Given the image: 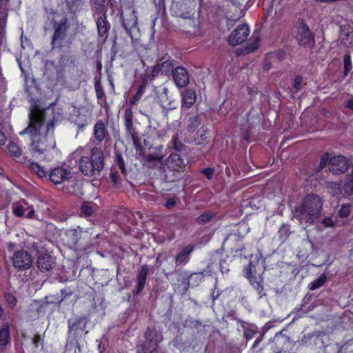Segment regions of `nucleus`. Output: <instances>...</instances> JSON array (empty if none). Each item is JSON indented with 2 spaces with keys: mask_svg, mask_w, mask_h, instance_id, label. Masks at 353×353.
Listing matches in <instances>:
<instances>
[{
  "mask_svg": "<svg viewBox=\"0 0 353 353\" xmlns=\"http://www.w3.org/2000/svg\"><path fill=\"white\" fill-rule=\"evenodd\" d=\"M201 172L204 174L208 179H211L212 178V175L214 173V169L208 168L202 170Z\"/></svg>",
  "mask_w": 353,
  "mask_h": 353,
  "instance_id": "nucleus-55",
  "label": "nucleus"
},
{
  "mask_svg": "<svg viewBox=\"0 0 353 353\" xmlns=\"http://www.w3.org/2000/svg\"><path fill=\"white\" fill-rule=\"evenodd\" d=\"M214 216L215 213L213 212H207L201 214L195 221L199 225H205L211 221Z\"/></svg>",
  "mask_w": 353,
  "mask_h": 353,
  "instance_id": "nucleus-33",
  "label": "nucleus"
},
{
  "mask_svg": "<svg viewBox=\"0 0 353 353\" xmlns=\"http://www.w3.org/2000/svg\"><path fill=\"white\" fill-rule=\"evenodd\" d=\"M228 257L227 256H225L220 259L219 262V268L220 271L223 273H228L230 271V265L228 261Z\"/></svg>",
  "mask_w": 353,
  "mask_h": 353,
  "instance_id": "nucleus-43",
  "label": "nucleus"
},
{
  "mask_svg": "<svg viewBox=\"0 0 353 353\" xmlns=\"http://www.w3.org/2000/svg\"><path fill=\"white\" fill-rule=\"evenodd\" d=\"M37 266L42 272L51 271L55 266L56 262L54 257L49 254H41L39 255L37 260Z\"/></svg>",
  "mask_w": 353,
  "mask_h": 353,
  "instance_id": "nucleus-15",
  "label": "nucleus"
},
{
  "mask_svg": "<svg viewBox=\"0 0 353 353\" xmlns=\"http://www.w3.org/2000/svg\"><path fill=\"white\" fill-rule=\"evenodd\" d=\"M345 107L353 110V99L347 100L345 102Z\"/></svg>",
  "mask_w": 353,
  "mask_h": 353,
  "instance_id": "nucleus-64",
  "label": "nucleus"
},
{
  "mask_svg": "<svg viewBox=\"0 0 353 353\" xmlns=\"http://www.w3.org/2000/svg\"><path fill=\"white\" fill-rule=\"evenodd\" d=\"M93 212L92 207L88 203H83L81 207V213L85 216H91Z\"/></svg>",
  "mask_w": 353,
  "mask_h": 353,
  "instance_id": "nucleus-48",
  "label": "nucleus"
},
{
  "mask_svg": "<svg viewBox=\"0 0 353 353\" xmlns=\"http://www.w3.org/2000/svg\"><path fill=\"white\" fill-rule=\"evenodd\" d=\"M12 266L17 271H26L29 270L33 263V259L28 252L24 250L15 251L11 256Z\"/></svg>",
  "mask_w": 353,
  "mask_h": 353,
  "instance_id": "nucleus-8",
  "label": "nucleus"
},
{
  "mask_svg": "<svg viewBox=\"0 0 353 353\" xmlns=\"http://www.w3.org/2000/svg\"><path fill=\"white\" fill-rule=\"evenodd\" d=\"M143 91L141 89H139L138 92L136 93V94L133 97V98L131 100V104L135 103L138 100L140 99V98L142 96Z\"/></svg>",
  "mask_w": 353,
  "mask_h": 353,
  "instance_id": "nucleus-60",
  "label": "nucleus"
},
{
  "mask_svg": "<svg viewBox=\"0 0 353 353\" xmlns=\"http://www.w3.org/2000/svg\"><path fill=\"white\" fill-rule=\"evenodd\" d=\"M43 338L41 337V336L40 334H36V335L33 337V339H32V343H33V344L34 345V346H35L36 347H38V345H39V343L42 342V341H43Z\"/></svg>",
  "mask_w": 353,
  "mask_h": 353,
  "instance_id": "nucleus-57",
  "label": "nucleus"
},
{
  "mask_svg": "<svg viewBox=\"0 0 353 353\" xmlns=\"http://www.w3.org/2000/svg\"><path fill=\"white\" fill-rule=\"evenodd\" d=\"M163 108V113L165 117H168V113L170 110H175L177 107V103L172 100H169L161 105Z\"/></svg>",
  "mask_w": 353,
  "mask_h": 353,
  "instance_id": "nucleus-38",
  "label": "nucleus"
},
{
  "mask_svg": "<svg viewBox=\"0 0 353 353\" xmlns=\"http://www.w3.org/2000/svg\"><path fill=\"white\" fill-rule=\"evenodd\" d=\"M30 168L39 177H44L47 176V172L37 163H31L30 165Z\"/></svg>",
  "mask_w": 353,
  "mask_h": 353,
  "instance_id": "nucleus-40",
  "label": "nucleus"
},
{
  "mask_svg": "<svg viewBox=\"0 0 353 353\" xmlns=\"http://www.w3.org/2000/svg\"><path fill=\"white\" fill-rule=\"evenodd\" d=\"M194 247L192 245H187L184 247L176 256L175 263L176 265H180L183 263H187L189 261V255L193 251Z\"/></svg>",
  "mask_w": 353,
  "mask_h": 353,
  "instance_id": "nucleus-27",
  "label": "nucleus"
},
{
  "mask_svg": "<svg viewBox=\"0 0 353 353\" xmlns=\"http://www.w3.org/2000/svg\"><path fill=\"white\" fill-rule=\"evenodd\" d=\"M145 339L159 343L161 339L159 338L157 332L154 329L148 327L145 332Z\"/></svg>",
  "mask_w": 353,
  "mask_h": 353,
  "instance_id": "nucleus-37",
  "label": "nucleus"
},
{
  "mask_svg": "<svg viewBox=\"0 0 353 353\" xmlns=\"http://www.w3.org/2000/svg\"><path fill=\"white\" fill-rule=\"evenodd\" d=\"M344 63V74L346 76L352 70L351 57L349 53H346L343 59Z\"/></svg>",
  "mask_w": 353,
  "mask_h": 353,
  "instance_id": "nucleus-42",
  "label": "nucleus"
},
{
  "mask_svg": "<svg viewBox=\"0 0 353 353\" xmlns=\"http://www.w3.org/2000/svg\"><path fill=\"white\" fill-rule=\"evenodd\" d=\"M225 242L230 248L232 252H241L243 248L241 237L235 233L228 235Z\"/></svg>",
  "mask_w": 353,
  "mask_h": 353,
  "instance_id": "nucleus-21",
  "label": "nucleus"
},
{
  "mask_svg": "<svg viewBox=\"0 0 353 353\" xmlns=\"http://www.w3.org/2000/svg\"><path fill=\"white\" fill-rule=\"evenodd\" d=\"M9 0H0V17L8 18V3Z\"/></svg>",
  "mask_w": 353,
  "mask_h": 353,
  "instance_id": "nucleus-45",
  "label": "nucleus"
},
{
  "mask_svg": "<svg viewBox=\"0 0 353 353\" xmlns=\"http://www.w3.org/2000/svg\"><path fill=\"white\" fill-rule=\"evenodd\" d=\"M174 63L175 61L173 60H165L161 59L157 65L154 67L153 70V73L157 74L161 72L162 74L168 75L171 73L173 74V71L174 70Z\"/></svg>",
  "mask_w": 353,
  "mask_h": 353,
  "instance_id": "nucleus-20",
  "label": "nucleus"
},
{
  "mask_svg": "<svg viewBox=\"0 0 353 353\" xmlns=\"http://www.w3.org/2000/svg\"><path fill=\"white\" fill-rule=\"evenodd\" d=\"M53 34L51 39L52 49L69 48L74 42L75 32H72L71 24L66 17L61 20L51 21Z\"/></svg>",
  "mask_w": 353,
  "mask_h": 353,
  "instance_id": "nucleus-4",
  "label": "nucleus"
},
{
  "mask_svg": "<svg viewBox=\"0 0 353 353\" xmlns=\"http://www.w3.org/2000/svg\"><path fill=\"white\" fill-rule=\"evenodd\" d=\"M329 165V170L334 174H341L344 173L348 168L349 164L347 159L342 156L338 155L330 158L327 154L323 155L320 163V168L323 169Z\"/></svg>",
  "mask_w": 353,
  "mask_h": 353,
  "instance_id": "nucleus-6",
  "label": "nucleus"
},
{
  "mask_svg": "<svg viewBox=\"0 0 353 353\" xmlns=\"http://www.w3.org/2000/svg\"><path fill=\"white\" fill-rule=\"evenodd\" d=\"M46 112L39 105H33L29 112V125L21 134L30 133L32 143L29 150L34 157L41 155L55 147L53 137L54 121H50L45 125Z\"/></svg>",
  "mask_w": 353,
  "mask_h": 353,
  "instance_id": "nucleus-1",
  "label": "nucleus"
},
{
  "mask_svg": "<svg viewBox=\"0 0 353 353\" xmlns=\"http://www.w3.org/2000/svg\"><path fill=\"white\" fill-rule=\"evenodd\" d=\"M339 40L346 47L353 43V28L348 24L340 26Z\"/></svg>",
  "mask_w": 353,
  "mask_h": 353,
  "instance_id": "nucleus-19",
  "label": "nucleus"
},
{
  "mask_svg": "<svg viewBox=\"0 0 353 353\" xmlns=\"http://www.w3.org/2000/svg\"><path fill=\"white\" fill-rule=\"evenodd\" d=\"M82 232V228L78 226L77 228L68 230L66 234L70 239L72 243L76 244L80 239Z\"/></svg>",
  "mask_w": 353,
  "mask_h": 353,
  "instance_id": "nucleus-31",
  "label": "nucleus"
},
{
  "mask_svg": "<svg viewBox=\"0 0 353 353\" xmlns=\"http://www.w3.org/2000/svg\"><path fill=\"white\" fill-rule=\"evenodd\" d=\"M322 205V199L319 196L309 194L294 208V217L305 226L316 225L319 230L333 227L334 223L331 217H321Z\"/></svg>",
  "mask_w": 353,
  "mask_h": 353,
  "instance_id": "nucleus-2",
  "label": "nucleus"
},
{
  "mask_svg": "<svg viewBox=\"0 0 353 353\" xmlns=\"http://www.w3.org/2000/svg\"><path fill=\"white\" fill-rule=\"evenodd\" d=\"M296 28L295 38L298 44L305 48H312L315 43L314 35L309 26L303 19H299L296 23Z\"/></svg>",
  "mask_w": 353,
  "mask_h": 353,
  "instance_id": "nucleus-7",
  "label": "nucleus"
},
{
  "mask_svg": "<svg viewBox=\"0 0 353 353\" xmlns=\"http://www.w3.org/2000/svg\"><path fill=\"white\" fill-rule=\"evenodd\" d=\"M61 296L62 298L60 301H59V303H60L61 301H63L64 299H65L68 296H71L72 294V291L70 288H65L63 290H61Z\"/></svg>",
  "mask_w": 353,
  "mask_h": 353,
  "instance_id": "nucleus-56",
  "label": "nucleus"
},
{
  "mask_svg": "<svg viewBox=\"0 0 353 353\" xmlns=\"http://www.w3.org/2000/svg\"><path fill=\"white\" fill-rule=\"evenodd\" d=\"M258 45L257 43L255 42L254 43H252L250 46H247L245 49L246 53H250L253 51H254L256 49H257Z\"/></svg>",
  "mask_w": 353,
  "mask_h": 353,
  "instance_id": "nucleus-61",
  "label": "nucleus"
},
{
  "mask_svg": "<svg viewBox=\"0 0 353 353\" xmlns=\"http://www.w3.org/2000/svg\"><path fill=\"white\" fill-rule=\"evenodd\" d=\"M166 166L172 171H179L184 167V162L176 153H172L165 161Z\"/></svg>",
  "mask_w": 353,
  "mask_h": 353,
  "instance_id": "nucleus-22",
  "label": "nucleus"
},
{
  "mask_svg": "<svg viewBox=\"0 0 353 353\" xmlns=\"http://www.w3.org/2000/svg\"><path fill=\"white\" fill-rule=\"evenodd\" d=\"M177 200L178 199L176 198H173V197L169 198L165 201L164 206L168 209H172L176 205V204L177 203Z\"/></svg>",
  "mask_w": 353,
  "mask_h": 353,
  "instance_id": "nucleus-54",
  "label": "nucleus"
},
{
  "mask_svg": "<svg viewBox=\"0 0 353 353\" xmlns=\"http://www.w3.org/2000/svg\"><path fill=\"white\" fill-rule=\"evenodd\" d=\"M159 99L161 103V105L165 103L167 101L170 100L168 97V88H163L162 91L159 93Z\"/></svg>",
  "mask_w": 353,
  "mask_h": 353,
  "instance_id": "nucleus-46",
  "label": "nucleus"
},
{
  "mask_svg": "<svg viewBox=\"0 0 353 353\" xmlns=\"http://www.w3.org/2000/svg\"><path fill=\"white\" fill-rule=\"evenodd\" d=\"M350 205H343L339 211V215L342 218L347 217L350 214Z\"/></svg>",
  "mask_w": 353,
  "mask_h": 353,
  "instance_id": "nucleus-52",
  "label": "nucleus"
},
{
  "mask_svg": "<svg viewBox=\"0 0 353 353\" xmlns=\"http://www.w3.org/2000/svg\"><path fill=\"white\" fill-rule=\"evenodd\" d=\"M327 281V276L325 274H321L318 279L310 283V290H315L321 288Z\"/></svg>",
  "mask_w": 353,
  "mask_h": 353,
  "instance_id": "nucleus-36",
  "label": "nucleus"
},
{
  "mask_svg": "<svg viewBox=\"0 0 353 353\" xmlns=\"http://www.w3.org/2000/svg\"><path fill=\"white\" fill-rule=\"evenodd\" d=\"M182 97V110H188L196 102V95L195 92L191 89L185 90L181 93Z\"/></svg>",
  "mask_w": 353,
  "mask_h": 353,
  "instance_id": "nucleus-23",
  "label": "nucleus"
},
{
  "mask_svg": "<svg viewBox=\"0 0 353 353\" xmlns=\"http://www.w3.org/2000/svg\"><path fill=\"white\" fill-rule=\"evenodd\" d=\"M164 157L163 146L158 145L152 148L150 153L145 155V159L148 162L161 161Z\"/></svg>",
  "mask_w": 353,
  "mask_h": 353,
  "instance_id": "nucleus-25",
  "label": "nucleus"
},
{
  "mask_svg": "<svg viewBox=\"0 0 353 353\" xmlns=\"http://www.w3.org/2000/svg\"><path fill=\"white\" fill-rule=\"evenodd\" d=\"M203 272L194 273L190 276V279L193 280L195 279L196 281H200L203 278Z\"/></svg>",
  "mask_w": 353,
  "mask_h": 353,
  "instance_id": "nucleus-58",
  "label": "nucleus"
},
{
  "mask_svg": "<svg viewBox=\"0 0 353 353\" xmlns=\"http://www.w3.org/2000/svg\"><path fill=\"white\" fill-rule=\"evenodd\" d=\"M256 332L257 331L255 327L250 326L244 330L243 334L247 340H250L254 336Z\"/></svg>",
  "mask_w": 353,
  "mask_h": 353,
  "instance_id": "nucleus-47",
  "label": "nucleus"
},
{
  "mask_svg": "<svg viewBox=\"0 0 353 353\" xmlns=\"http://www.w3.org/2000/svg\"><path fill=\"white\" fill-rule=\"evenodd\" d=\"M250 34V28L245 23L238 26L230 34L228 43L236 46L243 43Z\"/></svg>",
  "mask_w": 353,
  "mask_h": 353,
  "instance_id": "nucleus-10",
  "label": "nucleus"
},
{
  "mask_svg": "<svg viewBox=\"0 0 353 353\" xmlns=\"http://www.w3.org/2000/svg\"><path fill=\"white\" fill-rule=\"evenodd\" d=\"M21 43L23 48H25L26 46H28L29 43L28 38L26 37H24L23 34H22L21 37Z\"/></svg>",
  "mask_w": 353,
  "mask_h": 353,
  "instance_id": "nucleus-63",
  "label": "nucleus"
},
{
  "mask_svg": "<svg viewBox=\"0 0 353 353\" xmlns=\"http://www.w3.org/2000/svg\"><path fill=\"white\" fill-rule=\"evenodd\" d=\"M87 319L85 317H77L68 321L69 335L75 339L85 336L88 331L85 330Z\"/></svg>",
  "mask_w": 353,
  "mask_h": 353,
  "instance_id": "nucleus-9",
  "label": "nucleus"
},
{
  "mask_svg": "<svg viewBox=\"0 0 353 353\" xmlns=\"http://www.w3.org/2000/svg\"><path fill=\"white\" fill-rule=\"evenodd\" d=\"M264 272V260L259 259L256 262L251 261L248 267L245 268V274L249 279L252 285L256 290L260 298L265 295L263 292V279L262 274Z\"/></svg>",
  "mask_w": 353,
  "mask_h": 353,
  "instance_id": "nucleus-5",
  "label": "nucleus"
},
{
  "mask_svg": "<svg viewBox=\"0 0 353 353\" xmlns=\"http://www.w3.org/2000/svg\"><path fill=\"white\" fill-rule=\"evenodd\" d=\"M94 89L97 99L99 100L105 99V92L103 86L99 81L95 82Z\"/></svg>",
  "mask_w": 353,
  "mask_h": 353,
  "instance_id": "nucleus-44",
  "label": "nucleus"
},
{
  "mask_svg": "<svg viewBox=\"0 0 353 353\" xmlns=\"http://www.w3.org/2000/svg\"><path fill=\"white\" fill-rule=\"evenodd\" d=\"M83 149H77L73 154L79 159V168L81 173L87 176H97L104 168V154L99 147L92 148L89 153L83 154Z\"/></svg>",
  "mask_w": 353,
  "mask_h": 353,
  "instance_id": "nucleus-3",
  "label": "nucleus"
},
{
  "mask_svg": "<svg viewBox=\"0 0 353 353\" xmlns=\"http://www.w3.org/2000/svg\"><path fill=\"white\" fill-rule=\"evenodd\" d=\"M7 148L9 154L13 157L17 158L21 156L22 150L16 143L10 142Z\"/></svg>",
  "mask_w": 353,
  "mask_h": 353,
  "instance_id": "nucleus-35",
  "label": "nucleus"
},
{
  "mask_svg": "<svg viewBox=\"0 0 353 353\" xmlns=\"http://www.w3.org/2000/svg\"><path fill=\"white\" fill-rule=\"evenodd\" d=\"M158 344L157 342L145 340V341L139 342L136 347L137 353H153L157 348Z\"/></svg>",
  "mask_w": 353,
  "mask_h": 353,
  "instance_id": "nucleus-26",
  "label": "nucleus"
},
{
  "mask_svg": "<svg viewBox=\"0 0 353 353\" xmlns=\"http://www.w3.org/2000/svg\"><path fill=\"white\" fill-rule=\"evenodd\" d=\"M107 134L108 130L105 128L104 122L102 120L97 121L94 126L93 130L94 139L97 141L101 142L104 140Z\"/></svg>",
  "mask_w": 353,
  "mask_h": 353,
  "instance_id": "nucleus-24",
  "label": "nucleus"
},
{
  "mask_svg": "<svg viewBox=\"0 0 353 353\" xmlns=\"http://www.w3.org/2000/svg\"><path fill=\"white\" fill-rule=\"evenodd\" d=\"M48 176L51 182L54 184H61L69 181L72 178V173L67 168L57 166L51 170Z\"/></svg>",
  "mask_w": 353,
  "mask_h": 353,
  "instance_id": "nucleus-13",
  "label": "nucleus"
},
{
  "mask_svg": "<svg viewBox=\"0 0 353 353\" xmlns=\"http://www.w3.org/2000/svg\"><path fill=\"white\" fill-rule=\"evenodd\" d=\"M305 84V83L303 82V79L302 77L296 76L295 77L294 82V88L297 91L300 90L302 88L303 85Z\"/></svg>",
  "mask_w": 353,
  "mask_h": 353,
  "instance_id": "nucleus-51",
  "label": "nucleus"
},
{
  "mask_svg": "<svg viewBox=\"0 0 353 353\" xmlns=\"http://www.w3.org/2000/svg\"><path fill=\"white\" fill-rule=\"evenodd\" d=\"M275 343L277 344L281 342H288V339L286 336H282V335H276L274 338Z\"/></svg>",
  "mask_w": 353,
  "mask_h": 353,
  "instance_id": "nucleus-59",
  "label": "nucleus"
},
{
  "mask_svg": "<svg viewBox=\"0 0 353 353\" xmlns=\"http://www.w3.org/2000/svg\"><path fill=\"white\" fill-rule=\"evenodd\" d=\"M114 162H115V165L119 167L121 173L123 175H125L127 173L126 168L125 166L124 160L121 154H119V153L116 154Z\"/></svg>",
  "mask_w": 353,
  "mask_h": 353,
  "instance_id": "nucleus-41",
  "label": "nucleus"
},
{
  "mask_svg": "<svg viewBox=\"0 0 353 353\" xmlns=\"http://www.w3.org/2000/svg\"><path fill=\"white\" fill-rule=\"evenodd\" d=\"M172 147L176 151H181L184 147L183 144L177 140V134H174L172 139Z\"/></svg>",
  "mask_w": 353,
  "mask_h": 353,
  "instance_id": "nucleus-50",
  "label": "nucleus"
},
{
  "mask_svg": "<svg viewBox=\"0 0 353 353\" xmlns=\"http://www.w3.org/2000/svg\"><path fill=\"white\" fill-rule=\"evenodd\" d=\"M133 113L130 108H127L124 112V123L127 137L130 138L135 147L139 144V134L133 125Z\"/></svg>",
  "mask_w": 353,
  "mask_h": 353,
  "instance_id": "nucleus-11",
  "label": "nucleus"
},
{
  "mask_svg": "<svg viewBox=\"0 0 353 353\" xmlns=\"http://www.w3.org/2000/svg\"><path fill=\"white\" fill-rule=\"evenodd\" d=\"M201 123V120L199 116L190 117L187 125V130L190 132H194Z\"/></svg>",
  "mask_w": 353,
  "mask_h": 353,
  "instance_id": "nucleus-34",
  "label": "nucleus"
},
{
  "mask_svg": "<svg viewBox=\"0 0 353 353\" xmlns=\"http://www.w3.org/2000/svg\"><path fill=\"white\" fill-rule=\"evenodd\" d=\"M10 341V331L8 325L0 330V345L4 346Z\"/></svg>",
  "mask_w": 353,
  "mask_h": 353,
  "instance_id": "nucleus-32",
  "label": "nucleus"
},
{
  "mask_svg": "<svg viewBox=\"0 0 353 353\" xmlns=\"http://www.w3.org/2000/svg\"><path fill=\"white\" fill-rule=\"evenodd\" d=\"M90 3L92 5V10H95L97 16L106 14V8L104 5V0H90Z\"/></svg>",
  "mask_w": 353,
  "mask_h": 353,
  "instance_id": "nucleus-29",
  "label": "nucleus"
},
{
  "mask_svg": "<svg viewBox=\"0 0 353 353\" xmlns=\"http://www.w3.org/2000/svg\"><path fill=\"white\" fill-rule=\"evenodd\" d=\"M121 18L122 20L123 27L126 30L129 36L132 38V30L137 28L138 19L136 11L129 8L125 12L121 13Z\"/></svg>",
  "mask_w": 353,
  "mask_h": 353,
  "instance_id": "nucleus-12",
  "label": "nucleus"
},
{
  "mask_svg": "<svg viewBox=\"0 0 353 353\" xmlns=\"http://www.w3.org/2000/svg\"><path fill=\"white\" fill-rule=\"evenodd\" d=\"M29 205L26 201H22L19 204H14L12 206V212L16 216H23L26 212L29 210Z\"/></svg>",
  "mask_w": 353,
  "mask_h": 353,
  "instance_id": "nucleus-28",
  "label": "nucleus"
},
{
  "mask_svg": "<svg viewBox=\"0 0 353 353\" xmlns=\"http://www.w3.org/2000/svg\"><path fill=\"white\" fill-rule=\"evenodd\" d=\"M5 299L10 306L14 307L16 305L17 299L15 298V296H14L11 294H10V293L5 294Z\"/></svg>",
  "mask_w": 353,
  "mask_h": 353,
  "instance_id": "nucleus-53",
  "label": "nucleus"
},
{
  "mask_svg": "<svg viewBox=\"0 0 353 353\" xmlns=\"http://www.w3.org/2000/svg\"><path fill=\"white\" fill-rule=\"evenodd\" d=\"M172 77L176 85L179 88L185 87L190 81L189 73L183 67H176Z\"/></svg>",
  "mask_w": 353,
  "mask_h": 353,
  "instance_id": "nucleus-17",
  "label": "nucleus"
},
{
  "mask_svg": "<svg viewBox=\"0 0 353 353\" xmlns=\"http://www.w3.org/2000/svg\"><path fill=\"white\" fill-rule=\"evenodd\" d=\"M84 2L82 0H72L67 1V6L68 10L73 13L79 12L83 9Z\"/></svg>",
  "mask_w": 353,
  "mask_h": 353,
  "instance_id": "nucleus-30",
  "label": "nucleus"
},
{
  "mask_svg": "<svg viewBox=\"0 0 353 353\" xmlns=\"http://www.w3.org/2000/svg\"><path fill=\"white\" fill-rule=\"evenodd\" d=\"M27 214L26 216L28 219H33L34 217V210L32 205L29 206V210H27Z\"/></svg>",
  "mask_w": 353,
  "mask_h": 353,
  "instance_id": "nucleus-62",
  "label": "nucleus"
},
{
  "mask_svg": "<svg viewBox=\"0 0 353 353\" xmlns=\"http://www.w3.org/2000/svg\"><path fill=\"white\" fill-rule=\"evenodd\" d=\"M343 189L345 194L349 195L353 194V172L347 177Z\"/></svg>",
  "mask_w": 353,
  "mask_h": 353,
  "instance_id": "nucleus-39",
  "label": "nucleus"
},
{
  "mask_svg": "<svg viewBox=\"0 0 353 353\" xmlns=\"http://www.w3.org/2000/svg\"><path fill=\"white\" fill-rule=\"evenodd\" d=\"M96 23L98 36L101 38H107L111 26L107 19L106 14L97 16Z\"/></svg>",
  "mask_w": 353,
  "mask_h": 353,
  "instance_id": "nucleus-18",
  "label": "nucleus"
},
{
  "mask_svg": "<svg viewBox=\"0 0 353 353\" xmlns=\"http://www.w3.org/2000/svg\"><path fill=\"white\" fill-rule=\"evenodd\" d=\"M149 270V266L146 264L142 265L139 269L137 275L136 285L134 286V289L132 291L134 294H139L143 290Z\"/></svg>",
  "mask_w": 353,
  "mask_h": 353,
  "instance_id": "nucleus-16",
  "label": "nucleus"
},
{
  "mask_svg": "<svg viewBox=\"0 0 353 353\" xmlns=\"http://www.w3.org/2000/svg\"><path fill=\"white\" fill-rule=\"evenodd\" d=\"M90 117V112L87 108L79 107L74 109L71 119L79 128H83L88 124Z\"/></svg>",
  "mask_w": 353,
  "mask_h": 353,
  "instance_id": "nucleus-14",
  "label": "nucleus"
},
{
  "mask_svg": "<svg viewBox=\"0 0 353 353\" xmlns=\"http://www.w3.org/2000/svg\"><path fill=\"white\" fill-rule=\"evenodd\" d=\"M281 238L285 239L290 234V226L288 225H283L279 231Z\"/></svg>",
  "mask_w": 353,
  "mask_h": 353,
  "instance_id": "nucleus-49",
  "label": "nucleus"
}]
</instances>
